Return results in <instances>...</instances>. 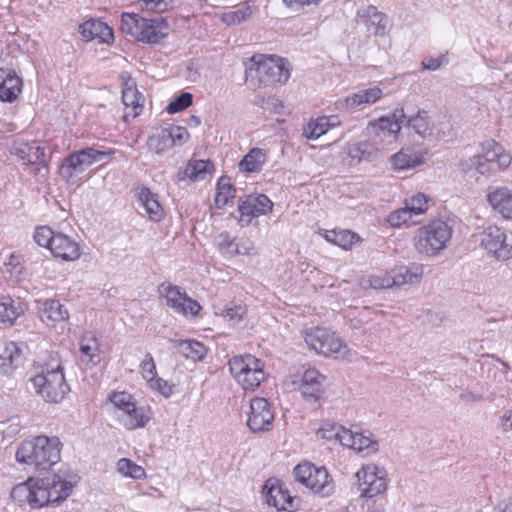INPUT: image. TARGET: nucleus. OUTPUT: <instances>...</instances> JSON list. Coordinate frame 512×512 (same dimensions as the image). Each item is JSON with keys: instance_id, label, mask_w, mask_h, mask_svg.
I'll use <instances>...</instances> for the list:
<instances>
[{"instance_id": "f257e3e1", "label": "nucleus", "mask_w": 512, "mask_h": 512, "mask_svg": "<svg viewBox=\"0 0 512 512\" xmlns=\"http://www.w3.org/2000/svg\"><path fill=\"white\" fill-rule=\"evenodd\" d=\"M251 64L246 68V79L255 88L274 87L278 83L287 82L290 69L284 59L258 54L250 59Z\"/></svg>"}, {"instance_id": "f03ea898", "label": "nucleus", "mask_w": 512, "mask_h": 512, "mask_svg": "<svg viewBox=\"0 0 512 512\" xmlns=\"http://www.w3.org/2000/svg\"><path fill=\"white\" fill-rule=\"evenodd\" d=\"M60 445L57 437L37 436L20 445L16 459L39 470H47L60 461Z\"/></svg>"}, {"instance_id": "7ed1b4c3", "label": "nucleus", "mask_w": 512, "mask_h": 512, "mask_svg": "<svg viewBox=\"0 0 512 512\" xmlns=\"http://www.w3.org/2000/svg\"><path fill=\"white\" fill-rule=\"evenodd\" d=\"M121 31L146 44H157L166 38L170 26L164 17L146 18L137 13H122Z\"/></svg>"}, {"instance_id": "20e7f679", "label": "nucleus", "mask_w": 512, "mask_h": 512, "mask_svg": "<svg viewBox=\"0 0 512 512\" xmlns=\"http://www.w3.org/2000/svg\"><path fill=\"white\" fill-rule=\"evenodd\" d=\"M453 234V223L449 219L431 220L418 231L416 249L426 256H437L447 248Z\"/></svg>"}, {"instance_id": "39448f33", "label": "nucleus", "mask_w": 512, "mask_h": 512, "mask_svg": "<svg viewBox=\"0 0 512 512\" xmlns=\"http://www.w3.org/2000/svg\"><path fill=\"white\" fill-rule=\"evenodd\" d=\"M35 392L48 403H59L69 392L60 363L43 369L41 373L31 377Z\"/></svg>"}, {"instance_id": "423d86ee", "label": "nucleus", "mask_w": 512, "mask_h": 512, "mask_svg": "<svg viewBox=\"0 0 512 512\" xmlns=\"http://www.w3.org/2000/svg\"><path fill=\"white\" fill-rule=\"evenodd\" d=\"M229 368L237 383L244 390L258 387L266 377L264 364L251 354L232 357L229 360Z\"/></svg>"}, {"instance_id": "0eeeda50", "label": "nucleus", "mask_w": 512, "mask_h": 512, "mask_svg": "<svg viewBox=\"0 0 512 512\" xmlns=\"http://www.w3.org/2000/svg\"><path fill=\"white\" fill-rule=\"evenodd\" d=\"M304 340L311 350L324 356L346 358L349 349L343 340L326 328L314 327L305 332Z\"/></svg>"}, {"instance_id": "6e6552de", "label": "nucleus", "mask_w": 512, "mask_h": 512, "mask_svg": "<svg viewBox=\"0 0 512 512\" xmlns=\"http://www.w3.org/2000/svg\"><path fill=\"white\" fill-rule=\"evenodd\" d=\"M293 474L297 482L322 497H327L334 491L333 480L325 467H317L312 463L304 462L294 468Z\"/></svg>"}, {"instance_id": "1a4fd4ad", "label": "nucleus", "mask_w": 512, "mask_h": 512, "mask_svg": "<svg viewBox=\"0 0 512 512\" xmlns=\"http://www.w3.org/2000/svg\"><path fill=\"white\" fill-rule=\"evenodd\" d=\"M114 154V150H99L87 147L68 155L61 167L60 173L66 180L82 174L89 166L96 162L105 161Z\"/></svg>"}, {"instance_id": "9d476101", "label": "nucleus", "mask_w": 512, "mask_h": 512, "mask_svg": "<svg viewBox=\"0 0 512 512\" xmlns=\"http://www.w3.org/2000/svg\"><path fill=\"white\" fill-rule=\"evenodd\" d=\"M479 245L490 257L499 261H506L512 257V245L507 243L504 229L489 225L478 234Z\"/></svg>"}, {"instance_id": "9b49d317", "label": "nucleus", "mask_w": 512, "mask_h": 512, "mask_svg": "<svg viewBox=\"0 0 512 512\" xmlns=\"http://www.w3.org/2000/svg\"><path fill=\"white\" fill-rule=\"evenodd\" d=\"M158 293L165 299L166 305L175 313L183 316H196L201 309L199 303L188 297L180 287L171 283H162L158 287Z\"/></svg>"}, {"instance_id": "f8f14e48", "label": "nucleus", "mask_w": 512, "mask_h": 512, "mask_svg": "<svg viewBox=\"0 0 512 512\" xmlns=\"http://www.w3.org/2000/svg\"><path fill=\"white\" fill-rule=\"evenodd\" d=\"M325 381L326 377L318 370L308 368L301 375L293 377L292 385L307 401L316 402L324 393Z\"/></svg>"}, {"instance_id": "ddd939ff", "label": "nucleus", "mask_w": 512, "mask_h": 512, "mask_svg": "<svg viewBox=\"0 0 512 512\" xmlns=\"http://www.w3.org/2000/svg\"><path fill=\"white\" fill-rule=\"evenodd\" d=\"M358 479V491L361 496L373 498L387 488V480L384 472L376 466L363 467L356 473Z\"/></svg>"}, {"instance_id": "4468645a", "label": "nucleus", "mask_w": 512, "mask_h": 512, "mask_svg": "<svg viewBox=\"0 0 512 512\" xmlns=\"http://www.w3.org/2000/svg\"><path fill=\"white\" fill-rule=\"evenodd\" d=\"M272 208L273 202L266 195H249L239 201V223L241 226H248L253 218L270 213Z\"/></svg>"}, {"instance_id": "2eb2a0df", "label": "nucleus", "mask_w": 512, "mask_h": 512, "mask_svg": "<svg viewBox=\"0 0 512 512\" xmlns=\"http://www.w3.org/2000/svg\"><path fill=\"white\" fill-rule=\"evenodd\" d=\"M274 414L264 398H254L250 402L247 425L252 432H264L272 427Z\"/></svg>"}, {"instance_id": "dca6fc26", "label": "nucleus", "mask_w": 512, "mask_h": 512, "mask_svg": "<svg viewBox=\"0 0 512 512\" xmlns=\"http://www.w3.org/2000/svg\"><path fill=\"white\" fill-rule=\"evenodd\" d=\"M11 153L19 157L24 164L38 165L35 173L48 172L47 159L44 149L35 142L28 143L17 141L11 148Z\"/></svg>"}, {"instance_id": "f3484780", "label": "nucleus", "mask_w": 512, "mask_h": 512, "mask_svg": "<svg viewBox=\"0 0 512 512\" xmlns=\"http://www.w3.org/2000/svg\"><path fill=\"white\" fill-rule=\"evenodd\" d=\"M265 489H267L265 497L268 505L274 506L277 510L289 512L297 509L299 500L289 494L284 483L271 485V487H268L267 483Z\"/></svg>"}, {"instance_id": "a211bd4d", "label": "nucleus", "mask_w": 512, "mask_h": 512, "mask_svg": "<svg viewBox=\"0 0 512 512\" xmlns=\"http://www.w3.org/2000/svg\"><path fill=\"white\" fill-rule=\"evenodd\" d=\"M406 120L403 108L396 109L391 117H381L372 123L377 137L389 138L394 141L401 130L402 124Z\"/></svg>"}, {"instance_id": "6ab92c4d", "label": "nucleus", "mask_w": 512, "mask_h": 512, "mask_svg": "<svg viewBox=\"0 0 512 512\" xmlns=\"http://www.w3.org/2000/svg\"><path fill=\"white\" fill-rule=\"evenodd\" d=\"M343 446L349 447L364 456L371 455L378 451V442L372 438V434L354 432L347 430L342 436Z\"/></svg>"}, {"instance_id": "aec40b11", "label": "nucleus", "mask_w": 512, "mask_h": 512, "mask_svg": "<svg viewBox=\"0 0 512 512\" xmlns=\"http://www.w3.org/2000/svg\"><path fill=\"white\" fill-rule=\"evenodd\" d=\"M23 343L8 342L0 352V374L8 375L17 368L24 359Z\"/></svg>"}, {"instance_id": "412c9836", "label": "nucleus", "mask_w": 512, "mask_h": 512, "mask_svg": "<svg viewBox=\"0 0 512 512\" xmlns=\"http://www.w3.org/2000/svg\"><path fill=\"white\" fill-rule=\"evenodd\" d=\"M79 31L87 41L97 40L99 43H111L114 40V33L106 23L91 19L79 26Z\"/></svg>"}, {"instance_id": "4be33fe9", "label": "nucleus", "mask_w": 512, "mask_h": 512, "mask_svg": "<svg viewBox=\"0 0 512 512\" xmlns=\"http://www.w3.org/2000/svg\"><path fill=\"white\" fill-rule=\"evenodd\" d=\"M383 95L382 89L374 86L368 89L359 90L342 100L337 101V105L344 109H354L363 105H372Z\"/></svg>"}, {"instance_id": "5701e85b", "label": "nucleus", "mask_w": 512, "mask_h": 512, "mask_svg": "<svg viewBox=\"0 0 512 512\" xmlns=\"http://www.w3.org/2000/svg\"><path fill=\"white\" fill-rule=\"evenodd\" d=\"M50 251L55 257L66 261H74L80 257L79 244L62 232H57Z\"/></svg>"}, {"instance_id": "b1692460", "label": "nucleus", "mask_w": 512, "mask_h": 512, "mask_svg": "<svg viewBox=\"0 0 512 512\" xmlns=\"http://www.w3.org/2000/svg\"><path fill=\"white\" fill-rule=\"evenodd\" d=\"M487 201L503 218L512 219V190L497 187L487 194Z\"/></svg>"}, {"instance_id": "393cba45", "label": "nucleus", "mask_w": 512, "mask_h": 512, "mask_svg": "<svg viewBox=\"0 0 512 512\" xmlns=\"http://www.w3.org/2000/svg\"><path fill=\"white\" fill-rule=\"evenodd\" d=\"M214 170L210 160L191 159L184 168H179L177 177L179 181L190 179L191 181L204 180Z\"/></svg>"}, {"instance_id": "a878e982", "label": "nucleus", "mask_w": 512, "mask_h": 512, "mask_svg": "<svg viewBox=\"0 0 512 512\" xmlns=\"http://www.w3.org/2000/svg\"><path fill=\"white\" fill-rule=\"evenodd\" d=\"M340 124L337 116H321L303 126V136L308 140H317L326 134L331 128Z\"/></svg>"}, {"instance_id": "bb28decb", "label": "nucleus", "mask_w": 512, "mask_h": 512, "mask_svg": "<svg viewBox=\"0 0 512 512\" xmlns=\"http://www.w3.org/2000/svg\"><path fill=\"white\" fill-rule=\"evenodd\" d=\"M119 421L128 430L144 427L150 420V411L145 407L134 404L129 409L118 414Z\"/></svg>"}, {"instance_id": "cd10ccee", "label": "nucleus", "mask_w": 512, "mask_h": 512, "mask_svg": "<svg viewBox=\"0 0 512 512\" xmlns=\"http://www.w3.org/2000/svg\"><path fill=\"white\" fill-rule=\"evenodd\" d=\"M481 146V156L491 165L496 164L498 168H507L511 164V156L506 153L503 147L494 140H486L482 143Z\"/></svg>"}, {"instance_id": "c85d7f7f", "label": "nucleus", "mask_w": 512, "mask_h": 512, "mask_svg": "<svg viewBox=\"0 0 512 512\" xmlns=\"http://www.w3.org/2000/svg\"><path fill=\"white\" fill-rule=\"evenodd\" d=\"M357 16L368 27V30L373 28L375 35L385 34L386 17L375 6L368 5L363 9H359Z\"/></svg>"}, {"instance_id": "c756f323", "label": "nucleus", "mask_w": 512, "mask_h": 512, "mask_svg": "<svg viewBox=\"0 0 512 512\" xmlns=\"http://www.w3.org/2000/svg\"><path fill=\"white\" fill-rule=\"evenodd\" d=\"M43 322L55 324L66 321L69 318L68 310L58 301L53 299L45 300L39 310Z\"/></svg>"}, {"instance_id": "7c9ffc66", "label": "nucleus", "mask_w": 512, "mask_h": 512, "mask_svg": "<svg viewBox=\"0 0 512 512\" xmlns=\"http://www.w3.org/2000/svg\"><path fill=\"white\" fill-rule=\"evenodd\" d=\"M24 313V305L19 299L9 296L0 302V324L11 326Z\"/></svg>"}, {"instance_id": "2f4dec72", "label": "nucleus", "mask_w": 512, "mask_h": 512, "mask_svg": "<svg viewBox=\"0 0 512 512\" xmlns=\"http://www.w3.org/2000/svg\"><path fill=\"white\" fill-rule=\"evenodd\" d=\"M138 200L151 220L160 221L162 219L164 211L156 194L152 193L148 188L142 187L138 191Z\"/></svg>"}, {"instance_id": "473e14b6", "label": "nucleus", "mask_w": 512, "mask_h": 512, "mask_svg": "<svg viewBox=\"0 0 512 512\" xmlns=\"http://www.w3.org/2000/svg\"><path fill=\"white\" fill-rule=\"evenodd\" d=\"M379 148L376 143L362 141L348 148V155L351 158L350 165H355L361 161H371L376 158Z\"/></svg>"}, {"instance_id": "72a5a7b5", "label": "nucleus", "mask_w": 512, "mask_h": 512, "mask_svg": "<svg viewBox=\"0 0 512 512\" xmlns=\"http://www.w3.org/2000/svg\"><path fill=\"white\" fill-rule=\"evenodd\" d=\"M395 286L414 284L420 281L423 276V267L420 265L400 266L390 271Z\"/></svg>"}, {"instance_id": "f704fd0d", "label": "nucleus", "mask_w": 512, "mask_h": 512, "mask_svg": "<svg viewBox=\"0 0 512 512\" xmlns=\"http://www.w3.org/2000/svg\"><path fill=\"white\" fill-rule=\"evenodd\" d=\"M149 151L161 155L173 147V137L169 129L155 131L147 140Z\"/></svg>"}, {"instance_id": "c9c22d12", "label": "nucleus", "mask_w": 512, "mask_h": 512, "mask_svg": "<svg viewBox=\"0 0 512 512\" xmlns=\"http://www.w3.org/2000/svg\"><path fill=\"white\" fill-rule=\"evenodd\" d=\"M177 352L187 359L200 361L206 355V347L199 341L192 339L174 341Z\"/></svg>"}, {"instance_id": "e433bc0d", "label": "nucleus", "mask_w": 512, "mask_h": 512, "mask_svg": "<svg viewBox=\"0 0 512 512\" xmlns=\"http://www.w3.org/2000/svg\"><path fill=\"white\" fill-rule=\"evenodd\" d=\"M266 160V153L263 149L253 148L243 157L238 166L242 172L255 173L262 169Z\"/></svg>"}, {"instance_id": "4c0bfd02", "label": "nucleus", "mask_w": 512, "mask_h": 512, "mask_svg": "<svg viewBox=\"0 0 512 512\" xmlns=\"http://www.w3.org/2000/svg\"><path fill=\"white\" fill-rule=\"evenodd\" d=\"M232 327L245 325L247 309L240 303H229L219 313Z\"/></svg>"}, {"instance_id": "58836bf2", "label": "nucleus", "mask_w": 512, "mask_h": 512, "mask_svg": "<svg viewBox=\"0 0 512 512\" xmlns=\"http://www.w3.org/2000/svg\"><path fill=\"white\" fill-rule=\"evenodd\" d=\"M47 488L49 492L50 504L65 499L72 489V484L55 474L53 475L52 479H49Z\"/></svg>"}, {"instance_id": "ea45409f", "label": "nucleus", "mask_w": 512, "mask_h": 512, "mask_svg": "<svg viewBox=\"0 0 512 512\" xmlns=\"http://www.w3.org/2000/svg\"><path fill=\"white\" fill-rule=\"evenodd\" d=\"M22 86V79L15 72L11 73V76L0 85V100L3 102H13L21 93Z\"/></svg>"}, {"instance_id": "a19ab883", "label": "nucleus", "mask_w": 512, "mask_h": 512, "mask_svg": "<svg viewBox=\"0 0 512 512\" xmlns=\"http://www.w3.org/2000/svg\"><path fill=\"white\" fill-rule=\"evenodd\" d=\"M325 238L327 241L345 249L351 247L359 241V236L349 230H330L326 231Z\"/></svg>"}, {"instance_id": "79ce46f5", "label": "nucleus", "mask_w": 512, "mask_h": 512, "mask_svg": "<svg viewBox=\"0 0 512 512\" xmlns=\"http://www.w3.org/2000/svg\"><path fill=\"white\" fill-rule=\"evenodd\" d=\"M49 479H38L33 481L32 497H30L29 505L33 508H41L49 504V492L47 485Z\"/></svg>"}, {"instance_id": "37998d69", "label": "nucleus", "mask_w": 512, "mask_h": 512, "mask_svg": "<svg viewBox=\"0 0 512 512\" xmlns=\"http://www.w3.org/2000/svg\"><path fill=\"white\" fill-rule=\"evenodd\" d=\"M252 13V7L247 2H244L236 10L224 12L221 19L227 25H236L247 20Z\"/></svg>"}, {"instance_id": "c03bdc74", "label": "nucleus", "mask_w": 512, "mask_h": 512, "mask_svg": "<svg viewBox=\"0 0 512 512\" xmlns=\"http://www.w3.org/2000/svg\"><path fill=\"white\" fill-rule=\"evenodd\" d=\"M122 101L123 104L126 106V108H131L132 112L128 113L126 112L124 114V119H127L128 117L135 118L139 115L140 109L142 105L140 104V96L136 88L134 87H127L122 91Z\"/></svg>"}, {"instance_id": "a18cd8bd", "label": "nucleus", "mask_w": 512, "mask_h": 512, "mask_svg": "<svg viewBox=\"0 0 512 512\" xmlns=\"http://www.w3.org/2000/svg\"><path fill=\"white\" fill-rule=\"evenodd\" d=\"M391 163L396 170H406L419 165L421 159L416 154L399 151L391 157Z\"/></svg>"}, {"instance_id": "49530a36", "label": "nucleus", "mask_w": 512, "mask_h": 512, "mask_svg": "<svg viewBox=\"0 0 512 512\" xmlns=\"http://www.w3.org/2000/svg\"><path fill=\"white\" fill-rule=\"evenodd\" d=\"M235 192V188L228 182V180L221 178L218 181L215 195V203L217 207L222 208L227 205L229 200L235 197Z\"/></svg>"}, {"instance_id": "de8ad7c7", "label": "nucleus", "mask_w": 512, "mask_h": 512, "mask_svg": "<svg viewBox=\"0 0 512 512\" xmlns=\"http://www.w3.org/2000/svg\"><path fill=\"white\" fill-rule=\"evenodd\" d=\"M348 429L336 423L325 422L318 430L317 436L327 440H335L343 445L342 436Z\"/></svg>"}, {"instance_id": "09e8293b", "label": "nucleus", "mask_w": 512, "mask_h": 512, "mask_svg": "<svg viewBox=\"0 0 512 512\" xmlns=\"http://www.w3.org/2000/svg\"><path fill=\"white\" fill-rule=\"evenodd\" d=\"M117 471L123 476L133 479L145 477V470L127 458H122L117 462Z\"/></svg>"}, {"instance_id": "8fccbe9b", "label": "nucleus", "mask_w": 512, "mask_h": 512, "mask_svg": "<svg viewBox=\"0 0 512 512\" xmlns=\"http://www.w3.org/2000/svg\"><path fill=\"white\" fill-rule=\"evenodd\" d=\"M404 123L411 127L417 134L425 136L430 129L426 111H419L415 116L406 117Z\"/></svg>"}, {"instance_id": "3c124183", "label": "nucleus", "mask_w": 512, "mask_h": 512, "mask_svg": "<svg viewBox=\"0 0 512 512\" xmlns=\"http://www.w3.org/2000/svg\"><path fill=\"white\" fill-rule=\"evenodd\" d=\"M253 102L256 106L271 113H280L283 108L281 100L274 96L266 97L263 94H257Z\"/></svg>"}, {"instance_id": "603ef678", "label": "nucleus", "mask_w": 512, "mask_h": 512, "mask_svg": "<svg viewBox=\"0 0 512 512\" xmlns=\"http://www.w3.org/2000/svg\"><path fill=\"white\" fill-rule=\"evenodd\" d=\"M387 221L392 227H400L402 225H411L417 223V220L414 219L413 215L409 212L406 206L390 213Z\"/></svg>"}, {"instance_id": "864d4df0", "label": "nucleus", "mask_w": 512, "mask_h": 512, "mask_svg": "<svg viewBox=\"0 0 512 512\" xmlns=\"http://www.w3.org/2000/svg\"><path fill=\"white\" fill-rule=\"evenodd\" d=\"M429 199L424 194H417L405 201V206L413 217L424 214L428 209Z\"/></svg>"}, {"instance_id": "5fc2aeb1", "label": "nucleus", "mask_w": 512, "mask_h": 512, "mask_svg": "<svg viewBox=\"0 0 512 512\" xmlns=\"http://www.w3.org/2000/svg\"><path fill=\"white\" fill-rule=\"evenodd\" d=\"M56 234L57 232L48 226H39L35 229L33 238L39 246L51 249Z\"/></svg>"}, {"instance_id": "6e6d98bb", "label": "nucleus", "mask_w": 512, "mask_h": 512, "mask_svg": "<svg viewBox=\"0 0 512 512\" xmlns=\"http://www.w3.org/2000/svg\"><path fill=\"white\" fill-rule=\"evenodd\" d=\"M110 401L116 407L120 413L129 409L131 406L136 404L133 396L127 392H114L110 396Z\"/></svg>"}, {"instance_id": "4d7b16f0", "label": "nucleus", "mask_w": 512, "mask_h": 512, "mask_svg": "<svg viewBox=\"0 0 512 512\" xmlns=\"http://www.w3.org/2000/svg\"><path fill=\"white\" fill-rule=\"evenodd\" d=\"M80 359L86 365H96L101 361L98 346H84L80 345Z\"/></svg>"}, {"instance_id": "13d9d810", "label": "nucleus", "mask_w": 512, "mask_h": 512, "mask_svg": "<svg viewBox=\"0 0 512 512\" xmlns=\"http://www.w3.org/2000/svg\"><path fill=\"white\" fill-rule=\"evenodd\" d=\"M192 104V95L184 92L169 103L166 110L169 114H174L188 108Z\"/></svg>"}, {"instance_id": "bf43d9fd", "label": "nucleus", "mask_w": 512, "mask_h": 512, "mask_svg": "<svg viewBox=\"0 0 512 512\" xmlns=\"http://www.w3.org/2000/svg\"><path fill=\"white\" fill-rule=\"evenodd\" d=\"M32 489L33 480L29 479L25 483L14 486L11 492V496L18 501L26 500L29 503L30 497H32Z\"/></svg>"}, {"instance_id": "052dcab7", "label": "nucleus", "mask_w": 512, "mask_h": 512, "mask_svg": "<svg viewBox=\"0 0 512 512\" xmlns=\"http://www.w3.org/2000/svg\"><path fill=\"white\" fill-rule=\"evenodd\" d=\"M238 239L239 238L231 237L228 232L224 231L217 236L216 241L219 249L223 253L232 255Z\"/></svg>"}, {"instance_id": "680f3d73", "label": "nucleus", "mask_w": 512, "mask_h": 512, "mask_svg": "<svg viewBox=\"0 0 512 512\" xmlns=\"http://www.w3.org/2000/svg\"><path fill=\"white\" fill-rule=\"evenodd\" d=\"M142 9L162 13L167 11L171 5L172 0H138Z\"/></svg>"}, {"instance_id": "e2e57ef3", "label": "nucleus", "mask_w": 512, "mask_h": 512, "mask_svg": "<svg viewBox=\"0 0 512 512\" xmlns=\"http://www.w3.org/2000/svg\"><path fill=\"white\" fill-rule=\"evenodd\" d=\"M369 282L373 289H388L395 287V281L392 280L390 272H386L383 275L372 276Z\"/></svg>"}, {"instance_id": "0e129e2a", "label": "nucleus", "mask_w": 512, "mask_h": 512, "mask_svg": "<svg viewBox=\"0 0 512 512\" xmlns=\"http://www.w3.org/2000/svg\"><path fill=\"white\" fill-rule=\"evenodd\" d=\"M143 377L149 381L156 376V366L150 354H146L140 365Z\"/></svg>"}, {"instance_id": "69168bd1", "label": "nucleus", "mask_w": 512, "mask_h": 512, "mask_svg": "<svg viewBox=\"0 0 512 512\" xmlns=\"http://www.w3.org/2000/svg\"><path fill=\"white\" fill-rule=\"evenodd\" d=\"M148 383L150 388L158 391L165 397H169L173 392L172 386L169 385L167 381L161 378H156V376L149 380Z\"/></svg>"}, {"instance_id": "338daca9", "label": "nucleus", "mask_w": 512, "mask_h": 512, "mask_svg": "<svg viewBox=\"0 0 512 512\" xmlns=\"http://www.w3.org/2000/svg\"><path fill=\"white\" fill-rule=\"evenodd\" d=\"M253 249L254 246L250 240L239 238L231 256L250 255Z\"/></svg>"}, {"instance_id": "774afa93", "label": "nucleus", "mask_w": 512, "mask_h": 512, "mask_svg": "<svg viewBox=\"0 0 512 512\" xmlns=\"http://www.w3.org/2000/svg\"><path fill=\"white\" fill-rule=\"evenodd\" d=\"M444 63H447V58L445 56H441L438 58H429L427 60L422 61V69L435 71L439 69Z\"/></svg>"}]
</instances>
